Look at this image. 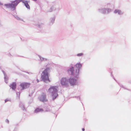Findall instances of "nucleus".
<instances>
[{"mask_svg": "<svg viewBox=\"0 0 131 131\" xmlns=\"http://www.w3.org/2000/svg\"><path fill=\"white\" fill-rule=\"evenodd\" d=\"M22 2L28 9H30V7L28 4L29 1L24 0H15L11 1L10 3L5 4L4 6L8 8H9L10 10L13 12V14L16 13V7L18 4L20 2Z\"/></svg>", "mask_w": 131, "mask_h": 131, "instance_id": "obj_1", "label": "nucleus"}, {"mask_svg": "<svg viewBox=\"0 0 131 131\" xmlns=\"http://www.w3.org/2000/svg\"><path fill=\"white\" fill-rule=\"evenodd\" d=\"M50 72V70L49 68L47 67L41 74V78L42 80L46 83H48L50 81L48 75Z\"/></svg>", "mask_w": 131, "mask_h": 131, "instance_id": "obj_2", "label": "nucleus"}, {"mask_svg": "<svg viewBox=\"0 0 131 131\" xmlns=\"http://www.w3.org/2000/svg\"><path fill=\"white\" fill-rule=\"evenodd\" d=\"M57 88V87L56 86H51L48 90V91L51 93V96L53 101L57 97L58 95Z\"/></svg>", "mask_w": 131, "mask_h": 131, "instance_id": "obj_3", "label": "nucleus"}, {"mask_svg": "<svg viewBox=\"0 0 131 131\" xmlns=\"http://www.w3.org/2000/svg\"><path fill=\"white\" fill-rule=\"evenodd\" d=\"M82 66V64L80 63H77L75 66V72L74 73V77L78 79L79 78V71L80 69Z\"/></svg>", "mask_w": 131, "mask_h": 131, "instance_id": "obj_4", "label": "nucleus"}, {"mask_svg": "<svg viewBox=\"0 0 131 131\" xmlns=\"http://www.w3.org/2000/svg\"><path fill=\"white\" fill-rule=\"evenodd\" d=\"M61 83L62 85L67 88L69 86V79L66 78H62L61 80Z\"/></svg>", "mask_w": 131, "mask_h": 131, "instance_id": "obj_5", "label": "nucleus"}, {"mask_svg": "<svg viewBox=\"0 0 131 131\" xmlns=\"http://www.w3.org/2000/svg\"><path fill=\"white\" fill-rule=\"evenodd\" d=\"M111 9L110 8H102L99 9H98V11L103 14H108L111 12Z\"/></svg>", "mask_w": 131, "mask_h": 131, "instance_id": "obj_6", "label": "nucleus"}, {"mask_svg": "<svg viewBox=\"0 0 131 131\" xmlns=\"http://www.w3.org/2000/svg\"><path fill=\"white\" fill-rule=\"evenodd\" d=\"M30 84V83L27 82H23L21 83L19 85V86L22 88L21 90L28 88Z\"/></svg>", "mask_w": 131, "mask_h": 131, "instance_id": "obj_7", "label": "nucleus"}, {"mask_svg": "<svg viewBox=\"0 0 131 131\" xmlns=\"http://www.w3.org/2000/svg\"><path fill=\"white\" fill-rule=\"evenodd\" d=\"M77 79L73 78H70L69 79V83L71 85L74 86L77 85L78 82H77Z\"/></svg>", "mask_w": 131, "mask_h": 131, "instance_id": "obj_8", "label": "nucleus"}, {"mask_svg": "<svg viewBox=\"0 0 131 131\" xmlns=\"http://www.w3.org/2000/svg\"><path fill=\"white\" fill-rule=\"evenodd\" d=\"M46 96L45 93H43L39 97V100L42 102L47 101V100L46 99Z\"/></svg>", "mask_w": 131, "mask_h": 131, "instance_id": "obj_9", "label": "nucleus"}, {"mask_svg": "<svg viewBox=\"0 0 131 131\" xmlns=\"http://www.w3.org/2000/svg\"><path fill=\"white\" fill-rule=\"evenodd\" d=\"M74 68V67L72 66L68 69L67 70V72L68 74L71 75H73Z\"/></svg>", "mask_w": 131, "mask_h": 131, "instance_id": "obj_10", "label": "nucleus"}, {"mask_svg": "<svg viewBox=\"0 0 131 131\" xmlns=\"http://www.w3.org/2000/svg\"><path fill=\"white\" fill-rule=\"evenodd\" d=\"M1 71L4 75V78L5 82L6 83H8V80L9 79L8 77H7L6 74L5 73L4 71L2 70H1Z\"/></svg>", "mask_w": 131, "mask_h": 131, "instance_id": "obj_11", "label": "nucleus"}, {"mask_svg": "<svg viewBox=\"0 0 131 131\" xmlns=\"http://www.w3.org/2000/svg\"><path fill=\"white\" fill-rule=\"evenodd\" d=\"M9 87L13 90H15L16 88L17 85L16 82H13L10 85Z\"/></svg>", "mask_w": 131, "mask_h": 131, "instance_id": "obj_12", "label": "nucleus"}, {"mask_svg": "<svg viewBox=\"0 0 131 131\" xmlns=\"http://www.w3.org/2000/svg\"><path fill=\"white\" fill-rule=\"evenodd\" d=\"M51 7H50V9L47 11V12H51L54 9H55L54 6H55V3H52L50 5Z\"/></svg>", "mask_w": 131, "mask_h": 131, "instance_id": "obj_13", "label": "nucleus"}, {"mask_svg": "<svg viewBox=\"0 0 131 131\" xmlns=\"http://www.w3.org/2000/svg\"><path fill=\"white\" fill-rule=\"evenodd\" d=\"M38 56L40 58V60L41 62L48 61L49 60L47 58H44L41 57L40 56L38 55Z\"/></svg>", "mask_w": 131, "mask_h": 131, "instance_id": "obj_14", "label": "nucleus"}, {"mask_svg": "<svg viewBox=\"0 0 131 131\" xmlns=\"http://www.w3.org/2000/svg\"><path fill=\"white\" fill-rule=\"evenodd\" d=\"M114 13L115 14L118 13L119 15H121L123 14V13L119 9H116L114 11Z\"/></svg>", "mask_w": 131, "mask_h": 131, "instance_id": "obj_15", "label": "nucleus"}, {"mask_svg": "<svg viewBox=\"0 0 131 131\" xmlns=\"http://www.w3.org/2000/svg\"><path fill=\"white\" fill-rule=\"evenodd\" d=\"M19 106L21 108L22 110L24 111L25 110L24 105L23 103H22L21 102H20L19 104Z\"/></svg>", "mask_w": 131, "mask_h": 131, "instance_id": "obj_16", "label": "nucleus"}, {"mask_svg": "<svg viewBox=\"0 0 131 131\" xmlns=\"http://www.w3.org/2000/svg\"><path fill=\"white\" fill-rule=\"evenodd\" d=\"M43 110L42 108H36L34 111V112L35 113H37L39 112L42 111Z\"/></svg>", "mask_w": 131, "mask_h": 131, "instance_id": "obj_17", "label": "nucleus"}, {"mask_svg": "<svg viewBox=\"0 0 131 131\" xmlns=\"http://www.w3.org/2000/svg\"><path fill=\"white\" fill-rule=\"evenodd\" d=\"M55 20V17H54L50 19V25H52L54 23Z\"/></svg>", "mask_w": 131, "mask_h": 131, "instance_id": "obj_18", "label": "nucleus"}, {"mask_svg": "<svg viewBox=\"0 0 131 131\" xmlns=\"http://www.w3.org/2000/svg\"><path fill=\"white\" fill-rule=\"evenodd\" d=\"M111 76L113 77V79L115 80L117 82V83H118V84H119V85L121 87H122V88H124L125 89H126V88H124V86L122 85L121 84H120V83H118V82L117 81H116V80L114 78V76H113V74H112V73L111 74Z\"/></svg>", "mask_w": 131, "mask_h": 131, "instance_id": "obj_19", "label": "nucleus"}, {"mask_svg": "<svg viewBox=\"0 0 131 131\" xmlns=\"http://www.w3.org/2000/svg\"><path fill=\"white\" fill-rule=\"evenodd\" d=\"M43 25V24L41 23V24H39L38 25V26L39 28H41Z\"/></svg>", "mask_w": 131, "mask_h": 131, "instance_id": "obj_20", "label": "nucleus"}, {"mask_svg": "<svg viewBox=\"0 0 131 131\" xmlns=\"http://www.w3.org/2000/svg\"><path fill=\"white\" fill-rule=\"evenodd\" d=\"M83 53H78L77 54V56L78 57H80L83 56Z\"/></svg>", "mask_w": 131, "mask_h": 131, "instance_id": "obj_21", "label": "nucleus"}, {"mask_svg": "<svg viewBox=\"0 0 131 131\" xmlns=\"http://www.w3.org/2000/svg\"><path fill=\"white\" fill-rule=\"evenodd\" d=\"M13 15L16 18L17 20H20V18L18 17L17 15Z\"/></svg>", "mask_w": 131, "mask_h": 131, "instance_id": "obj_22", "label": "nucleus"}, {"mask_svg": "<svg viewBox=\"0 0 131 131\" xmlns=\"http://www.w3.org/2000/svg\"><path fill=\"white\" fill-rule=\"evenodd\" d=\"M11 101V99H7L5 100V103H6L8 101Z\"/></svg>", "mask_w": 131, "mask_h": 131, "instance_id": "obj_23", "label": "nucleus"}, {"mask_svg": "<svg viewBox=\"0 0 131 131\" xmlns=\"http://www.w3.org/2000/svg\"><path fill=\"white\" fill-rule=\"evenodd\" d=\"M16 94L17 96L19 97L20 94V92H17Z\"/></svg>", "mask_w": 131, "mask_h": 131, "instance_id": "obj_24", "label": "nucleus"}, {"mask_svg": "<svg viewBox=\"0 0 131 131\" xmlns=\"http://www.w3.org/2000/svg\"><path fill=\"white\" fill-rule=\"evenodd\" d=\"M21 71H22L23 72L27 73H28V74H32V73H31V72H26V71H22V70H21Z\"/></svg>", "mask_w": 131, "mask_h": 131, "instance_id": "obj_25", "label": "nucleus"}, {"mask_svg": "<svg viewBox=\"0 0 131 131\" xmlns=\"http://www.w3.org/2000/svg\"><path fill=\"white\" fill-rule=\"evenodd\" d=\"M3 26V25L1 22V20L0 19V27H2Z\"/></svg>", "mask_w": 131, "mask_h": 131, "instance_id": "obj_26", "label": "nucleus"}, {"mask_svg": "<svg viewBox=\"0 0 131 131\" xmlns=\"http://www.w3.org/2000/svg\"><path fill=\"white\" fill-rule=\"evenodd\" d=\"M74 97L75 98H76L77 99H79V100H80V97L79 96H75Z\"/></svg>", "mask_w": 131, "mask_h": 131, "instance_id": "obj_27", "label": "nucleus"}, {"mask_svg": "<svg viewBox=\"0 0 131 131\" xmlns=\"http://www.w3.org/2000/svg\"><path fill=\"white\" fill-rule=\"evenodd\" d=\"M6 122L7 123H9V121L8 119H6Z\"/></svg>", "mask_w": 131, "mask_h": 131, "instance_id": "obj_28", "label": "nucleus"}, {"mask_svg": "<svg viewBox=\"0 0 131 131\" xmlns=\"http://www.w3.org/2000/svg\"><path fill=\"white\" fill-rule=\"evenodd\" d=\"M16 130H17V129L16 128H15L14 129L13 131H16Z\"/></svg>", "mask_w": 131, "mask_h": 131, "instance_id": "obj_29", "label": "nucleus"}, {"mask_svg": "<svg viewBox=\"0 0 131 131\" xmlns=\"http://www.w3.org/2000/svg\"><path fill=\"white\" fill-rule=\"evenodd\" d=\"M22 75H23L24 77H26V75L24 74H22Z\"/></svg>", "mask_w": 131, "mask_h": 131, "instance_id": "obj_30", "label": "nucleus"}, {"mask_svg": "<svg viewBox=\"0 0 131 131\" xmlns=\"http://www.w3.org/2000/svg\"><path fill=\"white\" fill-rule=\"evenodd\" d=\"M82 130L83 131H84L85 130V129L84 128H82Z\"/></svg>", "mask_w": 131, "mask_h": 131, "instance_id": "obj_31", "label": "nucleus"}, {"mask_svg": "<svg viewBox=\"0 0 131 131\" xmlns=\"http://www.w3.org/2000/svg\"><path fill=\"white\" fill-rule=\"evenodd\" d=\"M3 5V4L2 3L0 2V5Z\"/></svg>", "mask_w": 131, "mask_h": 131, "instance_id": "obj_32", "label": "nucleus"}, {"mask_svg": "<svg viewBox=\"0 0 131 131\" xmlns=\"http://www.w3.org/2000/svg\"><path fill=\"white\" fill-rule=\"evenodd\" d=\"M37 82H39V80L38 79H37Z\"/></svg>", "mask_w": 131, "mask_h": 131, "instance_id": "obj_33", "label": "nucleus"}, {"mask_svg": "<svg viewBox=\"0 0 131 131\" xmlns=\"http://www.w3.org/2000/svg\"><path fill=\"white\" fill-rule=\"evenodd\" d=\"M2 69V67H1V66H0V69L1 70V69Z\"/></svg>", "mask_w": 131, "mask_h": 131, "instance_id": "obj_34", "label": "nucleus"}, {"mask_svg": "<svg viewBox=\"0 0 131 131\" xmlns=\"http://www.w3.org/2000/svg\"><path fill=\"white\" fill-rule=\"evenodd\" d=\"M29 96H31V95H30V94H29Z\"/></svg>", "mask_w": 131, "mask_h": 131, "instance_id": "obj_35", "label": "nucleus"}, {"mask_svg": "<svg viewBox=\"0 0 131 131\" xmlns=\"http://www.w3.org/2000/svg\"><path fill=\"white\" fill-rule=\"evenodd\" d=\"M31 96L32 94H30Z\"/></svg>", "mask_w": 131, "mask_h": 131, "instance_id": "obj_36", "label": "nucleus"}, {"mask_svg": "<svg viewBox=\"0 0 131 131\" xmlns=\"http://www.w3.org/2000/svg\"><path fill=\"white\" fill-rule=\"evenodd\" d=\"M9 55L10 56H12V55L10 54Z\"/></svg>", "mask_w": 131, "mask_h": 131, "instance_id": "obj_37", "label": "nucleus"}, {"mask_svg": "<svg viewBox=\"0 0 131 131\" xmlns=\"http://www.w3.org/2000/svg\"><path fill=\"white\" fill-rule=\"evenodd\" d=\"M20 57H23V56H21Z\"/></svg>", "mask_w": 131, "mask_h": 131, "instance_id": "obj_38", "label": "nucleus"}]
</instances>
